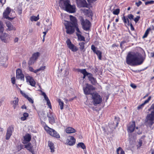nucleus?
<instances>
[{"label": "nucleus", "instance_id": "nucleus-46", "mask_svg": "<svg viewBox=\"0 0 154 154\" xmlns=\"http://www.w3.org/2000/svg\"><path fill=\"white\" fill-rule=\"evenodd\" d=\"M154 3V1L151 0L149 1L146 2H145V5H147L148 4H152Z\"/></svg>", "mask_w": 154, "mask_h": 154}, {"label": "nucleus", "instance_id": "nucleus-32", "mask_svg": "<svg viewBox=\"0 0 154 154\" xmlns=\"http://www.w3.org/2000/svg\"><path fill=\"white\" fill-rule=\"evenodd\" d=\"M66 132L67 133H73L75 132L76 131L74 128L71 127H68L67 128L66 130Z\"/></svg>", "mask_w": 154, "mask_h": 154}, {"label": "nucleus", "instance_id": "nucleus-21", "mask_svg": "<svg viewBox=\"0 0 154 154\" xmlns=\"http://www.w3.org/2000/svg\"><path fill=\"white\" fill-rule=\"evenodd\" d=\"M6 26L7 27V31L16 30V28L10 22H7L6 23Z\"/></svg>", "mask_w": 154, "mask_h": 154}, {"label": "nucleus", "instance_id": "nucleus-43", "mask_svg": "<svg viewBox=\"0 0 154 154\" xmlns=\"http://www.w3.org/2000/svg\"><path fill=\"white\" fill-rule=\"evenodd\" d=\"M45 100L47 101V104L49 106L50 109H51L52 108V106L51 105V102H50L49 99L48 98L47 99H45Z\"/></svg>", "mask_w": 154, "mask_h": 154}, {"label": "nucleus", "instance_id": "nucleus-24", "mask_svg": "<svg viewBox=\"0 0 154 154\" xmlns=\"http://www.w3.org/2000/svg\"><path fill=\"white\" fill-rule=\"evenodd\" d=\"M18 98L16 97H14V100L11 101V103L12 105V106L14 108V109H15L17 106L18 105Z\"/></svg>", "mask_w": 154, "mask_h": 154}, {"label": "nucleus", "instance_id": "nucleus-56", "mask_svg": "<svg viewBox=\"0 0 154 154\" xmlns=\"http://www.w3.org/2000/svg\"><path fill=\"white\" fill-rule=\"evenodd\" d=\"M23 116L27 118L29 116V114H28V113H27V112H24L23 114Z\"/></svg>", "mask_w": 154, "mask_h": 154}, {"label": "nucleus", "instance_id": "nucleus-42", "mask_svg": "<svg viewBox=\"0 0 154 154\" xmlns=\"http://www.w3.org/2000/svg\"><path fill=\"white\" fill-rule=\"evenodd\" d=\"M120 10L118 8L114 10L112 12V13L116 15H118L120 13Z\"/></svg>", "mask_w": 154, "mask_h": 154}, {"label": "nucleus", "instance_id": "nucleus-13", "mask_svg": "<svg viewBox=\"0 0 154 154\" xmlns=\"http://www.w3.org/2000/svg\"><path fill=\"white\" fill-rule=\"evenodd\" d=\"M66 44L68 48L73 52L76 51L78 49V48L72 44L69 39H67L66 41Z\"/></svg>", "mask_w": 154, "mask_h": 154}, {"label": "nucleus", "instance_id": "nucleus-50", "mask_svg": "<svg viewBox=\"0 0 154 154\" xmlns=\"http://www.w3.org/2000/svg\"><path fill=\"white\" fill-rule=\"evenodd\" d=\"M11 82L13 84H14L15 82V79L14 77H13L11 78Z\"/></svg>", "mask_w": 154, "mask_h": 154}, {"label": "nucleus", "instance_id": "nucleus-17", "mask_svg": "<svg viewBox=\"0 0 154 154\" xmlns=\"http://www.w3.org/2000/svg\"><path fill=\"white\" fill-rule=\"evenodd\" d=\"M16 77L17 79H20L21 80H24V75L22 73L21 70L18 69L16 70Z\"/></svg>", "mask_w": 154, "mask_h": 154}, {"label": "nucleus", "instance_id": "nucleus-15", "mask_svg": "<svg viewBox=\"0 0 154 154\" xmlns=\"http://www.w3.org/2000/svg\"><path fill=\"white\" fill-rule=\"evenodd\" d=\"M47 117L48 118L50 123L52 125L55 123L54 118L56 117V116L54 113L50 111L48 113Z\"/></svg>", "mask_w": 154, "mask_h": 154}, {"label": "nucleus", "instance_id": "nucleus-47", "mask_svg": "<svg viewBox=\"0 0 154 154\" xmlns=\"http://www.w3.org/2000/svg\"><path fill=\"white\" fill-rule=\"evenodd\" d=\"M140 17L139 16H137L134 19V20L136 23H137L139 20Z\"/></svg>", "mask_w": 154, "mask_h": 154}, {"label": "nucleus", "instance_id": "nucleus-55", "mask_svg": "<svg viewBox=\"0 0 154 154\" xmlns=\"http://www.w3.org/2000/svg\"><path fill=\"white\" fill-rule=\"evenodd\" d=\"M27 119V118L24 116L21 117L20 119L22 121H24L26 120Z\"/></svg>", "mask_w": 154, "mask_h": 154}, {"label": "nucleus", "instance_id": "nucleus-20", "mask_svg": "<svg viewBox=\"0 0 154 154\" xmlns=\"http://www.w3.org/2000/svg\"><path fill=\"white\" fill-rule=\"evenodd\" d=\"M77 5L83 7H87L88 4L85 0H76Z\"/></svg>", "mask_w": 154, "mask_h": 154}, {"label": "nucleus", "instance_id": "nucleus-57", "mask_svg": "<svg viewBox=\"0 0 154 154\" xmlns=\"http://www.w3.org/2000/svg\"><path fill=\"white\" fill-rule=\"evenodd\" d=\"M33 17V20H34L35 21H36L38 20L39 19V18H38L37 17H36L35 16H34Z\"/></svg>", "mask_w": 154, "mask_h": 154}, {"label": "nucleus", "instance_id": "nucleus-41", "mask_svg": "<svg viewBox=\"0 0 154 154\" xmlns=\"http://www.w3.org/2000/svg\"><path fill=\"white\" fill-rule=\"evenodd\" d=\"M4 30V27L2 22L0 21V33H2Z\"/></svg>", "mask_w": 154, "mask_h": 154}, {"label": "nucleus", "instance_id": "nucleus-51", "mask_svg": "<svg viewBox=\"0 0 154 154\" xmlns=\"http://www.w3.org/2000/svg\"><path fill=\"white\" fill-rule=\"evenodd\" d=\"M142 2L141 1H139L138 2L136 3V5L137 7H138L142 4Z\"/></svg>", "mask_w": 154, "mask_h": 154}, {"label": "nucleus", "instance_id": "nucleus-38", "mask_svg": "<svg viewBox=\"0 0 154 154\" xmlns=\"http://www.w3.org/2000/svg\"><path fill=\"white\" fill-rule=\"evenodd\" d=\"M117 154H125V152L121 147H119L117 149Z\"/></svg>", "mask_w": 154, "mask_h": 154}, {"label": "nucleus", "instance_id": "nucleus-31", "mask_svg": "<svg viewBox=\"0 0 154 154\" xmlns=\"http://www.w3.org/2000/svg\"><path fill=\"white\" fill-rule=\"evenodd\" d=\"M88 79L91 82V83L93 85H95L97 83V81L96 79L93 77V75L91 73V74H90L88 76Z\"/></svg>", "mask_w": 154, "mask_h": 154}, {"label": "nucleus", "instance_id": "nucleus-62", "mask_svg": "<svg viewBox=\"0 0 154 154\" xmlns=\"http://www.w3.org/2000/svg\"><path fill=\"white\" fill-rule=\"evenodd\" d=\"M18 12L19 14H21L22 12V10L21 9H19L18 11Z\"/></svg>", "mask_w": 154, "mask_h": 154}, {"label": "nucleus", "instance_id": "nucleus-49", "mask_svg": "<svg viewBox=\"0 0 154 154\" xmlns=\"http://www.w3.org/2000/svg\"><path fill=\"white\" fill-rule=\"evenodd\" d=\"M74 29H76V31H77V33H79V34H80L81 33V32L80 31L79 29L78 28V25L76 26H75Z\"/></svg>", "mask_w": 154, "mask_h": 154}, {"label": "nucleus", "instance_id": "nucleus-8", "mask_svg": "<svg viewBox=\"0 0 154 154\" xmlns=\"http://www.w3.org/2000/svg\"><path fill=\"white\" fill-rule=\"evenodd\" d=\"M40 55V53L38 52L34 53L30 57L28 62V64L29 65H32L37 60Z\"/></svg>", "mask_w": 154, "mask_h": 154}, {"label": "nucleus", "instance_id": "nucleus-63", "mask_svg": "<svg viewBox=\"0 0 154 154\" xmlns=\"http://www.w3.org/2000/svg\"><path fill=\"white\" fill-rule=\"evenodd\" d=\"M47 32V31H45V32H43V33L44 34L43 36V37H45L46 34V33Z\"/></svg>", "mask_w": 154, "mask_h": 154}, {"label": "nucleus", "instance_id": "nucleus-61", "mask_svg": "<svg viewBox=\"0 0 154 154\" xmlns=\"http://www.w3.org/2000/svg\"><path fill=\"white\" fill-rule=\"evenodd\" d=\"M18 40V38L17 37H16L14 39V42H17Z\"/></svg>", "mask_w": 154, "mask_h": 154}, {"label": "nucleus", "instance_id": "nucleus-4", "mask_svg": "<svg viewBox=\"0 0 154 154\" xmlns=\"http://www.w3.org/2000/svg\"><path fill=\"white\" fill-rule=\"evenodd\" d=\"M44 129L47 133L52 137L57 138H60L59 134L54 129L49 128L47 125L45 126Z\"/></svg>", "mask_w": 154, "mask_h": 154}, {"label": "nucleus", "instance_id": "nucleus-12", "mask_svg": "<svg viewBox=\"0 0 154 154\" xmlns=\"http://www.w3.org/2000/svg\"><path fill=\"white\" fill-rule=\"evenodd\" d=\"M14 131V127L13 125L9 126L8 128L6 135L5 139L7 140H9L12 135L13 132Z\"/></svg>", "mask_w": 154, "mask_h": 154}, {"label": "nucleus", "instance_id": "nucleus-60", "mask_svg": "<svg viewBox=\"0 0 154 154\" xmlns=\"http://www.w3.org/2000/svg\"><path fill=\"white\" fill-rule=\"evenodd\" d=\"M21 108L22 109H26V106H25V105H23L21 107Z\"/></svg>", "mask_w": 154, "mask_h": 154}, {"label": "nucleus", "instance_id": "nucleus-58", "mask_svg": "<svg viewBox=\"0 0 154 154\" xmlns=\"http://www.w3.org/2000/svg\"><path fill=\"white\" fill-rule=\"evenodd\" d=\"M118 45H116V44H114L112 45V48H114L115 47H118Z\"/></svg>", "mask_w": 154, "mask_h": 154}, {"label": "nucleus", "instance_id": "nucleus-7", "mask_svg": "<svg viewBox=\"0 0 154 154\" xmlns=\"http://www.w3.org/2000/svg\"><path fill=\"white\" fill-rule=\"evenodd\" d=\"M92 96L93 103L94 105L99 104L102 102V97L98 93L95 92L93 94Z\"/></svg>", "mask_w": 154, "mask_h": 154}, {"label": "nucleus", "instance_id": "nucleus-22", "mask_svg": "<svg viewBox=\"0 0 154 154\" xmlns=\"http://www.w3.org/2000/svg\"><path fill=\"white\" fill-rule=\"evenodd\" d=\"M70 23H71V25L73 26H76L78 25L77 20L76 17L70 15L69 16Z\"/></svg>", "mask_w": 154, "mask_h": 154}, {"label": "nucleus", "instance_id": "nucleus-14", "mask_svg": "<svg viewBox=\"0 0 154 154\" xmlns=\"http://www.w3.org/2000/svg\"><path fill=\"white\" fill-rule=\"evenodd\" d=\"M91 48L94 53L96 54L98 57V59L99 60H101L102 57V52L100 50H96V48L94 45H91Z\"/></svg>", "mask_w": 154, "mask_h": 154}, {"label": "nucleus", "instance_id": "nucleus-45", "mask_svg": "<svg viewBox=\"0 0 154 154\" xmlns=\"http://www.w3.org/2000/svg\"><path fill=\"white\" fill-rule=\"evenodd\" d=\"M134 16L131 14H129L128 15L126 18H128V19H129L130 20H134Z\"/></svg>", "mask_w": 154, "mask_h": 154}, {"label": "nucleus", "instance_id": "nucleus-3", "mask_svg": "<svg viewBox=\"0 0 154 154\" xmlns=\"http://www.w3.org/2000/svg\"><path fill=\"white\" fill-rule=\"evenodd\" d=\"M60 6L67 12L73 13L75 12L76 7L75 5H72L69 0H60Z\"/></svg>", "mask_w": 154, "mask_h": 154}, {"label": "nucleus", "instance_id": "nucleus-18", "mask_svg": "<svg viewBox=\"0 0 154 154\" xmlns=\"http://www.w3.org/2000/svg\"><path fill=\"white\" fill-rule=\"evenodd\" d=\"M0 38L2 41L4 42L7 43L10 40L11 36L5 33L2 34V35H0Z\"/></svg>", "mask_w": 154, "mask_h": 154}, {"label": "nucleus", "instance_id": "nucleus-26", "mask_svg": "<svg viewBox=\"0 0 154 154\" xmlns=\"http://www.w3.org/2000/svg\"><path fill=\"white\" fill-rule=\"evenodd\" d=\"M23 143L24 144L26 143L31 140V136L30 134H27L23 137Z\"/></svg>", "mask_w": 154, "mask_h": 154}, {"label": "nucleus", "instance_id": "nucleus-54", "mask_svg": "<svg viewBox=\"0 0 154 154\" xmlns=\"http://www.w3.org/2000/svg\"><path fill=\"white\" fill-rule=\"evenodd\" d=\"M131 86L134 89H135L137 88V86L133 83L131 84Z\"/></svg>", "mask_w": 154, "mask_h": 154}, {"label": "nucleus", "instance_id": "nucleus-35", "mask_svg": "<svg viewBox=\"0 0 154 154\" xmlns=\"http://www.w3.org/2000/svg\"><path fill=\"white\" fill-rule=\"evenodd\" d=\"M129 38V36H126L125 37V38L124 39H125L126 40V41L125 40H124L122 41L120 44V46L121 48H122V46L125 43H127L128 42H129V40H128Z\"/></svg>", "mask_w": 154, "mask_h": 154}, {"label": "nucleus", "instance_id": "nucleus-16", "mask_svg": "<svg viewBox=\"0 0 154 154\" xmlns=\"http://www.w3.org/2000/svg\"><path fill=\"white\" fill-rule=\"evenodd\" d=\"M122 19L125 24H127L128 26H130L131 30L133 31L134 30V29L132 24L131 22H130L129 20H128V18H126L125 16L123 15L122 17Z\"/></svg>", "mask_w": 154, "mask_h": 154}, {"label": "nucleus", "instance_id": "nucleus-48", "mask_svg": "<svg viewBox=\"0 0 154 154\" xmlns=\"http://www.w3.org/2000/svg\"><path fill=\"white\" fill-rule=\"evenodd\" d=\"M28 68H29V71L31 72H34V73H35V70H34V69H33V68L32 67H31V66H28Z\"/></svg>", "mask_w": 154, "mask_h": 154}, {"label": "nucleus", "instance_id": "nucleus-9", "mask_svg": "<svg viewBox=\"0 0 154 154\" xmlns=\"http://www.w3.org/2000/svg\"><path fill=\"white\" fill-rule=\"evenodd\" d=\"M81 24L84 30L88 31L90 29L91 23L88 20L86 19L85 20L84 19H82L81 20Z\"/></svg>", "mask_w": 154, "mask_h": 154}, {"label": "nucleus", "instance_id": "nucleus-27", "mask_svg": "<svg viewBox=\"0 0 154 154\" xmlns=\"http://www.w3.org/2000/svg\"><path fill=\"white\" fill-rule=\"evenodd\" d=\"M145 136V135L143 136L141 138L139 139L136 146L137 149L140 148V147L142 146L143 141H144V138Z\"/></svg>", "mask_w": 154, "mask_h": 154}, {"label": "nucleus", "instance_id": "nucleus-37", "mask_svg": "<svg viewBox=\"0 0 154 154\" xmlns=\"http://www.w3.org/2000/svg\"><path fill=\"white\" fill-rule=\"evenodd\" d=\"M85 43L83 42L79 43V45L80 46L79 48L81 51H85Z\"/></svg>", "mask_w": 154, "mask_h": 154}, {"label": "nucleus", "instance_id": "nucleus-39", "mask_svg": "<svg viewBox=\"0 0 154 154\" xmlns=\"http://www.w3.org/2000/svg\"><path fill=\"white\" fill-rule=\"evenodd\" d=\"M151 30V29L150 28H148L146 31L144 35L142 37V38H144L147 37L149 33V32Z\"/></svg>", "mask_w": 154, "mask_h": 154}, {"label": "nucleus", "instance_id": "nucleus-11", "mask_svg": "<svg viewBox=\"0 0 154 154\" xmlns=\"http://www.w3.org/2000/svg\"><path fill=\"white\" fill-rule=\"evenodd\" d=\"M11 9L9 7H7L3 13V17L5 18L11 20L14 19V17H10L8 15L11 12Z\"/></svg>", "mask_w": 154, "mask_h": 154}, {"label": "nucleus", "instance_id": "nucleus-52", "mask_svg": "<svg viewBox=\"0 0 154 154\" xmlns=\"http://www.w3.org/2000/svg\"><path fill=\"white\" fill-rule=\"evenodd\" d=\"M42 95L44 97L45 99V100L48 98V97L46 94L45 92H43L42 93Z\"/></svg>", "mask_w": 154, "mask_h": 154}, {"label": "nucleus", "instance_id": "nucleus-6", "mask_svg": "<svg viewBox=\"0 0 154 154\" xmlns=\"http://www.w3.org/2000/svg\"><path fill=\"white\" fill-rule=\"evenodd\" d=\"M65 28L66 29V33L69 35L72 34L75 31V26L71 25L70 22L66 21V23L64 24Z\"/></svg>", "mask_w": 154, "mask_h": 154}, {"label": "nucleus", "instance_id": "nucleus-40", "mask_svg": "<svg viewBox=\"0 0 154 154\" xmlns=\"http://www.w3.org/2000/svg\"><path fill=\"white\" fill-rule=\"evenodd\" d=\"M77 147H80L83 149H85L86 148V146L85 144L82 142H81L78 143L77 145Z\"/></svg>", "mask_w": 154, "mask_h": 154}, {"label": "nucleus", "instance_id": "nucleus-23", "mask_svg": "<svg viewBox=\"0 0 154 154\" xmlns=\"http://www.w3.org/2000/svg\"><path fill=\"white\" fill-rule=\"evenodd\" d=\"M27 82H28L30 85L33 87H34L35 85V82L32 77L29 76L26 77Z\"/></svg>", "mask_w": 154, "mask_h": 154}, {"label": "nucleus", "instance_id": "nucleus-2", "mask_svg": "<svg viewBox=\"0 0 154 154\" xmlns=\"http://www.w3.org/2000/svg\"><path fill=\"white\" fill-rule=\"evenodd\" d=\"M148 110L151 111V112L146 117L145 124L147 127H149L151 130H152L153 127L152 126L154 124V103L152 104Z\"/></svg>", "mask_w": 154, "mask_h": 154}, {"label": "nucleus", "instance_id": "nucleus-28", "mask_svg": "<svg viewBox=\"0 0 154 154\" xmlns=\"http://www.w3.org/2000/svg\"><path fill=\"white\" fill-rule=\"evenodd\" d=\"M20 93L24 97L26 98L30 103H33V100L31 97H29L28 95H26L25 93H23L22 91L20 90Z\"/></svg>", "mask_w": 154, "mask_h": 154}, {"label": "nucleus", "instance_id": "nucleus-33", "mask_svg": "<svg viewBox=\"0 0 154 154\" xmlns=\"http://www.w3.org/2000/svg\"><path fill=\"white\" fill-rule=\"evenodd\" d=\"M48 145L51 150V152H53L54 151V143L51 141H48Z\"/></svg>", "mask_w": 154, "mask_h": 154}, {"label": "nucleus", "instance_id": "nucleus-44", "mask_svg": "<svg viewBox=\"0 0 154 154\" xmlns=\"http://www.w3.org/2000/svg\"><path fill=\"white\" fill-rule=\"evenodd\" d=\"M45 69V66H41L39 69L35 70V73L41 70H44Z\"/></svg>", "mask_w": 154, "mask_h": 154}, {"label": "nucleus", "instance_id": "nucleus-25", "mask_svg": "<svg viewBox=\"0 0 154 154\" xmlns=\"http://www.w3.org/2000/svg\"><path fill=\"white\" fill-rule=\"evenodd\" d=\"M151 98V96H149L148 98L144 101L143 103L138 106L137 107V109L138 110L140 109H142L144 107L146 103H148L150 100Z\"/></svg>", "mask_w": 154, "mask_h": 154}, {"label": "nucleus", "instance_id": "nucleus-64", "mask_svg": "<svg viewBox=\"0 0 154 154\" xmlns=\"http://www.w3.org/2000/svg\"><path fill=\"white\" fill-rule=\"evenodd\" d=\"M151 56L152 57H154V52L151 53Z\"/></svg>", "mask_w": 154, "mask_h": 154}, {"label": "nucleus", "instance_id": "nucleus-59", "mask_svg": "<svg viewBox=\"0 0 154 154\" xmlns=\"http://www.w3.org/2000/svg\"><path fill=\"white\" fill-rule=\"evenodd\" d=\"M97 0H87L89 2H95Z\"/></svg>", "mask_w": 154, "mask_h": 154}, {"label": "nucleus", "instance_id": "nucleus-53", "mask_svg": "<svg viewBox=\"0 0 154 154\" xmlns=\"http://www.w3.org/2000/svg\"><path fill=\"white\" fill-rule=\"evenodd\" d=\"M6 1V0H0V2L1 3L2 6H3V5L5 3Z\"/></svg>", "mask_w": 154, "mask_h": 154}, {"label": "nucleus", "instance_id": "nucleus-30", "mask_svg": "<svg viewBox=\"0 0 154 154\" xmlns=\"http://www.w3.org/2000/svg\"><path fill=\"white\" fill-rule=\"evenodd\" d=\"M79 71L83 75V79L85 78L86 76H88L90 74H91V73L87 72L85 69H79Z\"/></svg>", "mask_w": 154, "mask_h": 154}, {"label": "nucleus", "instance_id": "nucleus-19", "mask_svg": "<svg viewBox=\"0 0 154 154\" xmlns=\"http://www.w3.org/2000/svg\"><path fill=\"white\" fill-rule=\"evenodd\" d=\"M75 139L73 137L69 136L67 139L66 142L68 145L72 146L75 144Z\"/></svg>", "mask_w": 154, "mask_h": 154}, {"label": "nucleus", "instance_id": "nucleus-34", "mask_svg": "<svg viewBox=\"0 0 154 154\" xmlns=\"http://www.w3.org/2000/svg\"><path fill=\"white\" fill-rule=\"evenodd\" d=\"M76 35L78 37V39L80 41H85V37L84 36H82L81 34L76 33Z\"/></svg>", "mask_w": 154, "mask_h": 154}, {"label": "nucleus", "instance_id": "nucleus-1", "mask_svg": "<svg viewBox=\"0 0 154 154\" xmlns=\"http://www.w3.org/2000/svg\"><path fill=\"white\" fill-rule=\"evenodd\" d=\"M144 59L140 54L137 52L129 54L126 58L127 63L130 65L138 66L141 64Z\"/></svg>", "mask_w": 154, "mask_h": 154}, {"label": "nucleus", "instance_id": "nucleus-10", "mask_svg": "<svg viewBox=\"0 0 154 154\" xmlns=\"http://www.w3.org/2000/svg\"><path fill=\"white\" fill-rule=\"evenodd\" d=\"M127 130L128 133H132L133 132L135 128V122L132 121L130 122L127 126Z\"/></svg>", "mask_w": 154, "mask_h": 154}, {"label": "nucleus", "instance_id": "nucleus-29", "mask_svg": "<svg viewBox=\"0 0 154 154\" xmlns=\"http://www.w3.org/2000/svg\"><path fill=\"white\" fill-rule=\"evenodd\" d=\"M25 148L28 150L29 152H31L32 154H33L34 151L33 149V146H32L30 143H28L26 145H25Z\"/></svg>", "mask_w": 154, "mask_h": 154}, {"label": "nucleus", "instance_id": "nucleus-5", "mask_svg": "<svg viewBox=\"0 0 154 154\" xmlns=\"http://www.w3.org/2000/svg\"><path fill=\"white\" fill-rule=\"evenodd\" d=\"M86 85L83 88L84 94L86 95H92L94 93L93 92L95 90V88L92 85L87 83L86 84Z\"/></svg>", "mask_w": 154, "mask_h": 154}, {"label": "nucleus", "instance_id": "nucleus-36", "mask_svg": "<svg viewBox=\"0 0 154 154\" xmlns=\"http://www.w3.org/2000/svg\"><path fill=\"white\" fill-rule=\"evenodd\" d=\"M57 101L59 103V106H60V109L61 110L63 109L64 103L60 99H58Z\"/></svg>", "mask_w": 154, "mask_h": 154}]
</instances>
